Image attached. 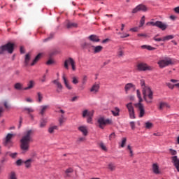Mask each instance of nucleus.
Returning a JSON list of instances; mask_svg holds the SVG:
<instances>
[{"label": "nucleus", "mask_w": 179, "mask_h": 179, "mask_svg": "<svg viewBox=\"0 0 179 179\" xmlns=\"http://www.w3.org/2000/svg\"><path fill=\"white\" fill-rule=\"evenodd\" d=\"M108 169L110 171H115V169H117V166H115V164L110 163L108 165Z\"/></svg>", "instance_id": "35"}, {"label": "nucleus", "mask_w": 179, "mask_h": 179, "mask_svg": "<svg viewBox=\"0 0 179 179\" xmlns=\"http://www.w3.org/2000/svg\"><path fill=\"white\" fill-rule=\"evenodd\" d=\"M169 152L172 156H176V155H177V151H176V150H173L171 148L169 149Z\"/></svg>", "instance_id": "54"}, {"label": "nucleus", "mask_w": 179, "mask_h": 179, "mask_svg": "<svg viewBox=\"0 0 179 179\" xmlns=\"http://www.w3.org/2000/svg\"><path fill=\"white\" fill-rule=\"evenodd\" d=\"M159 68H161L162 69H163V68H166V66H169V65H173V64H174V62H173V59L169 57H166L164 59L159 60L157 62Z\"/></svg>", "instance_id": "3"}, {"label": "nucleus", "mask_w": 179, "mask_h": 179, "mask_svg": "<svg viewBox=\"0 0 179 179\" xmlns=\"http://www.w3.org/2000/svg\"><path fill=\"white\" fill-rule=\"evenodd\" d=\"M99 147L101 148V149H102V150H104V152H107V147L106 146V145H104L103 143H100Z\"/></svg>", "instance_id": "45"}, {"label": "nucleus", "mask_w": 179, "mask_h": 179, "mask_svg": "<svg viewBox=\"0 0 179 179\" xmlns=\"http://www.w3.org/2000/svg\"><path fill=\"white\" fill-rule=\"evenodd\" d=\"M62 79H63V81H64V83L67 89H69V90H72V86L71 85H69V82H68V79H66L65 74H63Z\"/></svg>", "instance_id": "16"}, {"label": "nucleus", "mask_w": 179, "mask_h": 179, "mask_svg": "<svg viewBox=\"0 0 179 179\" xmlns=\"http://www.w3.org/2000/svg\"><path fill=\"white\" fill-rule=\"evenodd\" d=\"M48 108H50V106H48V105L41 106V111H40L39 114H41V115H44V114L45 113L47 110H48Z\"/></svg>", "instance_id": "19"}, {"label": "nucleus", "mask_w": 179, "mask_h": 179, "mask_svg": "<svg viewBox=\"0 0 179 179\" xmlns=\"http://www.w3.org/2000/svg\"><path fill=\"white\" fill-rule=\"evenodd\" d=\"M86 82H87V76L85 75L83 76V80H82L83 85H86Z\"/></svg>", "instance_id": "49"}, {"label": "nucleus", "mask_w": 179, "mask_h": 179, "mask_svg": "<svg viewBox=\"0 0 179 179\" xmlns=\"http://www.w3.org/2000/svg\"><path fill=\"white\" fill-rule=\"evenodd\" d=\"M86 141V138L85 137H79L78 139V142H85Z\"/></svg>", "instance_id": "57"}, {"label": "nucleus", "mask_w": 179, "mask_h": 179, "mask_svg": "<svg viewBox=\"0 0 179 179\" xmlns=\"http://www.w3.org/2000/svg\"><path fill=\"white\" fill-rule=\"evenodd\" d=\"M47 65H52V64H54V60L52 59H49L47 62H46Z\"/></svg>", "instance_id": "63"}, {"label": "nucleus", "mask_w": 179, "mask_h": 179, "mask_svg": "<svg viewBox=\"0 0 179 179\" xmlns=\"http://www.w3.org/2000/svg\"><path fill=\"white\" fill-rule=\"evenodd\" d=\"M6 156H10V157H12V159H15V157L17 156V152L12 153L10 152H7L6 153Z\"/></svg>", "instance_id": "36"}, {"label": "nucleus", "mask_w": 179, "mask_h": 179, "mask_svg": "<svg viewBox=\"0 0 179 179\" xmlns=\"http://www.w3.org/2000/svg\"><path fill=\"white\" fill-rule=\"evenodd\" d=\"M52 83H54V85H56L57 86V90H56L57 93H62V89L64 87L62 86V84H61L58 80H54L52 81Z\"/></svg>", "instance_id": "13"}, {"label": "nucleus", "mask_w": 179, "mask_h": 179, "mask_svg": "<svg viewBox=\"0 0 179 179\" xmlns=\"http://www.w3.org/2000/svg\"><path fill=\"white\" fill-rule=\"evenodd\" d=\"M99 89H100V85L99 84H94L90 89V92L96 94V93L99 92Z\"/></svg>", "instance_id": "18"}, {"label": "nucleus", "mask_w": 179, "mask_h": 179, "mask_svg": "<svg viewBox=\"0 0 179 179\" xmlns=\"http://www.w3.org/2000/svg\"><path fill=\"white\" fill-rule=\"evenodd\" d=\"M37 96L38 103H41V101H43V94H41V92H38Z\"/></svg>", "instance_id": "44"}, {"label": "nucleus", "mask_w": 179, "mask_h": 179, "mask_svg": "<svg viewBox=\"0 0 179 179\" xmlns=\"http://www.w3.org/2000/svg\"><path fill=\"white\" fill-rule=\"evenodd\" d=\"M99 128L104 129L106 125H111L113 124V120L106 119L103 117H99L97 121Z\"/></svg>", "instance_id": "5"}, {"label": "nucleus", "mask_w": 179, "mask_h": 179, "mask_svg": "<svg viewBox=\"0 0 179 179\" xmlns=\"http://www.w3.org/2000/svg\"><path fill=\"white\" fill-rule=\"evenodd\" d=\"M69 65L71 66L73 71H76V66L75 64V60L72 57H69L64 61V66L66 69H69Z\"/></svg>", "instance_id": "7"}, {"label": "nucleus", "mask_w": 179, "mask_h": 179, "mask_svg": "<svg viewBox=\"0 0 179 179\" xmlns=\"http://www.w3.org/2000/svg\"><path fill=\"white\" fill-rule=\"evenodd\" d=\"M13 136H15V135L8 134L3 142V146L8 148V149H10V148L13 146V141H12V138H13Z\"/></svg>", "instance_id": "6"}, {"label": "nucleus", "mask_w": 179, "mask_h": 179, "mask_svg": "<svg viewBox=\"0 0 179 179\" xmlns=\"http://www.w3.org/2000/svg\"><path fill=\"white\" fill-rule=\"evenodd\" d=\"M55 129H58V127L57 126H52V127H49L48 128L49 134H54Z\"/></svg>", "instance_id": "38"}, {"label": "nucleus", "mask_w": 179, "mask_h": 179, "mask_svg": "<svg viewBox=\"0 0 179 179\" xmlns=\"http://www.w3.org/2000/svg\"><path fill=\"white\" fill-rule=\"evenodd\" d=\"M145 24V16H143L141 17V20L140 21V26L139 27H142V26H143Z\"/></svg>", "instance_id": "50"}, {"label": "nucleus", "mask_w": 179, "mask_h": 179, "mask_svg": "<svg viewBox=\"0 0 179 179\" xmlns=\"http://www.w3.org/2000/svg\"><path fill=\"white\" fill-rule=\"evenodd\" d=\"M174 38L173 35H168L166 36L163 37V41H169V40H173Z\"/></svg>", "instance_id": "37"}, {"label": "nucleus", "mask_w": 179, "mask_h": 179, "mask_svg": "<svg viewBox=\"0 0 179 179\" xmlns=\"http://www.w3.org/2000/svg\"><path fill=\"white\" fill-rule=\"evenodd\" d=\"M78 131H80V132H82L83 135L84 136H87V127L86 126H80L78 127Z\"/></svg>", "instance_id": "15"}, {"label": "nucleus", "mask_w": 179, "mask_h": 179, "mask_svg": "<svg viewBox=\"0 0 179 179\" xmlns=\"http://www.w3.org/2000/svg\"><path fill=\"white\" fill-rule=\"evenodd\" d=\"M138 71H153V67L148 65L146 63H139L137 64Z\"/></svg>", "instance_id": "10"}, {"label": "nucleus", "mask_w": 179, "mask_h": 179, "mask_svg": "<svg viewBox=\"0 0 179 179\" xmlns=\"http://www.w3.org/2000/svg\"><path fill=\"white\" fill-rule=\"evenodd\" d=\"M163 108H170V105L166 102H161L159 103V110H163Z\"/></svg>", "instance_id": "26"}, {"label": "nucleus", "mask_w": 179, "mask_h": 179, "mask_svg": "<svg viewBox=\"0 0 179 179\" xmlns=\"http://www.w3.org/2000/svg\"><path fill=\"white\" fill-rule=\"evenodd\" d=\"M34 87V81L30 80L27 84V87L24 88V90H30V89H33Z\"/></svg>", "instance_id": "29"}, {"label": "nucleus", "mask_w": 179, "mask_h": 179, "mask_svg": "<svg viewBox=\"0 0 179 179\" xmlns=\"http://www.w3.org/2000/svg\"><path fill=\"white\" fill-rule=\"evenodd\" d=\"M130 127L131 128V129H135V122H130Z\"/></svg>", "instance_id": "61"}, {"label": "nucleus", "mask_w": 179, "mask_h": 179, "mask_svg": "<svg viewBox=\"0 0 179 179\" xmlns=\"http://www.w3.org/2000/svg\"><path fill=\"white\" fill-rule=\"evenodd\" d=\"M66 121V117L64 115H60L59 118V123L60 126H62L64 122Z\"/></svg>", "instance_id": "33"}, {"label": "nucleus", "mask_w": 179, "mask_h": 179, "mask_svg": "<svg viewBox=\"0 0 179 179\" xmlns=\"http://www.w3.org/2000/svg\"><path fill=\"white\" fill-rule=\"evenodd\" d=\"M128 150H129L131 156H134V152L132 151V147L131 145L127 146Z\"/></svg>", "instance_id": "56"}, {"label": "nucleus", "mask_w": 179, "mask_h": 179, "mask_svg": "<svg viewBox=\"0 0 179 179\" xmlns=\"http://www.w3.org/2000/svg\"><path fill=\"white\" fill-rule=\"evenodd\" d=\"M41 53H39L36 57L35 59L33 60L32 63L31 64V66H34V65H36V64H37V62H38V61H40L41 58Z\"/></svg>", "instance_id": "25"}, {"label": "nucleus", "mask_w": 179, "mask_h": 179, "mask_svg": "<svg viewBox=\"0 0 179 179\" xmlns=\"http://www.w3.org/2000/svg\"><path fill=\"white\" fill-rule=\"evenodd\" d=\"M145 128L146 129H152V128H153V123L150 122H146L145 123Z\"/></svg>", "instance_id": "34"}, {"label": "nucleus", "mask_w": 179, "mask_h": 179, "mask_svg": "<svg viewBox=\"0 0 179 179\" xmlns=\"http://www.w3.org/2000/svg\"><path fill=\"white\" fill-rule=\"evenodd\" d=\"M67 29H73V27H78V24L68 21L66 23Z\"/></svg>", "instance_id": "27"}, {"label": "nucleus", "mask_w": 179, "mask_h": 179, "mask_svg": "<svg viewBox=\"0 0 179 179\" xmlns=\"http://www.w3.org/2000/svg\"><path fill=\"white\" fill-rule=\"evenodd\" d=\"M141 48L143 50H148V51H154V50H156L155 48L152 47L150 45H141Z\"/></svg>", "instance_id": "32"}, {"label": "nucleus", "mask_w": 179, "mask_h": 179, "mask_svg": "<svg viewBox=\"0 0 179 179\" xmlns=\"http://www.w3.org/2000/svg\"><path fill=\"white\" fill-rule=\"evenodd\" d=\"M171 160L173 166L176 167L177 171L179 172V159L177 156L171 157Z\"/></svg>", "instance_id": "14"}, {"label": "nucleus", "mask_w": 179, "mask_h": 179, "mask_svg": "<svg viewBox=\"0 0 179 179\" xmlns=\"http://www.w3.org/2000/svg\"><path fill=\"white\" fill-rule=\"evenodd\" d=\"M140 85H141V86L142 90H143V89H145L146 87H149V86H148V85H146L145 84V80H140Z\"/></svg>", "instance_id": "41"}, {"label": "nucleus", "mask_w": 179, "mask_h": 179, "mask_svg": "<svg viewBox=\"0 0 179 179\" xmlns=\"http://www.w3.org/2000/svg\"><path fill=\"white\" fill-rule=\"evenodd\" d=\"M31 135H33V130H28L24 133V136L20 140V148L23 152H27L29 150L30 142L32 141Z\"/></svg>", "instance_id": "1"}, {"label": "nucleus", "mask_w": 179, "mask_h": 179, "mask_svg": "<svg viewBox=\"0 0 179 179\" xmlns=\"http://www.w3.org/2000/svg\"><path fill=\"white\" fill-rule=\"evenodd\" d=\"M135 107H136L138 112V117L139 118H143V117L145 116V106L142 103L138 102L135 104Z\"/></svg>", "instance_id": "9"}, {"label": "nucleus", "mask_w": 179, "mask_h": 179, "mask_svg": "<svg viewBox=\"0 0 179 179\" xmlns=\"http://www.w3.org/2000/svg\"><path fill=\"white\" fill-rule=\"evenodd\" d=\"M143 99L148 104H152L153 100V91L150 87H147L142 90Z\"/></svg>", "instance_id": "2"}, {"label": "nucleus", "mask_w": 179, "mask_h": 179, "mask_svg": "<svg viewBox=\"0 0 179 179\" xmlns=\"http://www.w3.org/2000/svg\"><path fill=\"white\" fill-rule=\"evenodd\" d=\"M120 110L119 109V108L115 107L114 110H111V113L114 117H120Z\"/></svg>", "instance_id": "28"}, {"label": "nucleus", "mask_w": 179, "mask_h": 179, "mask_svg": "<svg viewBox=\"0 0 179 179\" xmlns=\"http://www.w3.org/2000/svg\"><path fill=\"white\" fill-rule=\"evenodd\" d=\"M93 114H94L93 111H89L87 110H85L83 112V118L88 117V116L93 117Z\"/></svg>", "instance_id": "24"}, {"label": "nucleus", "mask_w": 179, "mask_h": 179, "mask_svg": "<svg viewBox=\"0 0 179 179\" xmlns=\"http://www.w3.org/2000/svg\"><path fill=\"white\" fill-rule=\"evenodd\" d=\"M47 122H48V121L46 118H42L40 120L39 128H45V127L47 126Z\"/></svg>", "instance_id": "21"}, {"label": "nucleus", "mask_w": 179, "mask_h": 179, "mask_svg": "<svg viewBox=\"0 0 179 179\" xmlns=\"http://www.w3.org/2000/svg\"><path fill=\"white\" fill-rule=\"evenodd\" d=\"M174 11L176 12V13H179V7L175 8Z\"/></svg>", "instance_id": "64"}, {"label": "nucleus", "mask_w": 179, "mask_h": 179, "mask_svg": "<svg viewBox=\"0 0 179 179\" xmlns=\"http://www.w3.org/2000/svg\"><path fill=\"white\" fill-rule=\"evenodd\" d=\"M52 37H54V34H51L50 36L49 37H48L47 38L44 39L43 41H48V40H51V38H52Z\"/></svg>", "instance_id": "58"}, {"label": "nucleus", "mask_w": 179, "mask_h": 179, "mask_svg": "<svg viewBox=\"0 0 179 179\" xmlns=\"http://www.w3.org/2000/svg\"><path fill=\"white\" fill-rule=\"evenodd\" d=\"M24 111H27L28 114H30V113H34V110H33V108H25Z\"/></svg>", "instance_id": "52"}, {"label": "nucleus", "mask_w": 179, "mask_h": 179, "mask_svg": "<svg viewBox=\"0 0 179 179\" xmlns=\"http://www.w3.org/2000/svg\"><path fill=\"white\" fill-rule=\"evenodd\" d=\"M153 40H155V41H163V38H157L155 36L154 37Z\"/></svg>", "instance_id": "62"}, {"label": "nucleus", "mask_w": 179, "mask_h": 179, "mask_svg": "<svg viewBox=\"0 0 179 179\" xmlns=\"http://www.w3.org/2000/svg\"><path fill=\"white\" fill-rule=\"evenodd\" d=\"M92 118H93V116H88L87 120V122H88V124H92Z\"/></svg>", "instance_id": "60"}, {"label": "nucleus", "mask_w": 179, "mask_h": 179, "mask_svg": "<svg viewBox=\"0 0 179 179\" xmlns=\"http://www.w3.org/2000/svg\"><path fill=\"white\" fill-rule=\"evenodd\" d=\"M148 12V7L143 4H139L132 10V13H138V12Z\"/></svg>", "instance_id": "12"}, {"label": "nucleus", "mask_w": 179, "mask_h": 179, "mask_svg": "<svg viewBox=\"0 0 179 179\" xmlns=\"http://www.w3.org/2000/svg\"><path fill=\"white\" fill-rule=\"evenodd\" d=\"M13 50H15V44L8 43L7 44L0 47V55L3 54L5 51H7L8 54H13Z\"/></svg>", "instance_id": "4"}, {"label": "nucleus", "mask_w": 179, "mask_h": 179, "mask_svg": "<svg viewBox=\"0 0 179 179\" xmlns=\"http://www.w3.org/2000/svg\"><path fill=\"white\" fill-rule=\"evenodd\" d=\"M136 93L137 97L138 99V103H142V101H143V99H142V96H141V91H139V90H137Z\"/></svg>", "instance_id": "39"}, {"label": "nucleus", "mask_w": 179, "mask_h": 179, "mask_svg": "<svg viewBox=\"0 0 179 179\" xmlns=\"http://www.w3.org/2000/svg\"><path fill=\"white\" fill-rule=\"evenodd\" d=\"M131 89H133V90H135V85H134L132 83H128L125 85L124 90L126 93H128Z\"/></svg>", "instance_id": "22"}, {"label": "nucleus", "mask_w": 179, "mask_h": 179, "mask_svg": "<svg viewBox=\"0 0 179 179\" xmlns=\"http://www.w3.org/2000/svg\"><path fill=\"white\" fill-rule=\"evenodd\" d=\"M127 37H129V34H123L122 36H120V38H127Z\"/></svg>", "instance_id": "59"}, {"label": "nucleus", "mask_w": 179, "mask_h": 179, "mask_svg": "<svg viewBox=\"0 0 179 179\" xmlns=\"http://www.w3.org/2000/svg\"><path fill=\"white\" fill-rule=\"evenodd\" d=\"M14 89H15L16 90H24V88H23V84L20 83H15L14 85Z\"/></svg>", "instance_id": "30"}, {"label": "nucleus", "mask_w": 179, "mask_h": 179, "mask_svg": "<svg viewBox=\"0 0 179 179\" xmlns=\"http://www.w3.org/2000/svg\"><path fill=\"white\" fill-rule=\"evenodd\" d=\"M117 136H115V133L113 132L109 135V141H113V139H115Z\"/></svg>", "instance_id": "48"}, {"label": "nucleus", "mask_w": 179, "mask_h": 179, "mask_svg": "<svg viewBox=\"0 0 179 179\" xmlns=\"http://www.w3.org/2000/svg\"><path fill=\"white\" fill-rule=\"evenodd\" d=\"M3 106H4L5 108H6L7 110L10 108V105H9V103L6 101H5L3 102Z\"/></svg>", "instance_id": "51"}, {"label": "nucleus", "mask_w": 179, "mask_h": 179, "mask_svg": "<svg viewBox=\"0 0 179 179\" xmlns=\"http://www.w3.org/2000/svg\"><path fill=\"white\" fill-rule=\"evenodd\" d=\"M125 143H127V138L124 137L122 138L121 148H125Z\"/></svg>", "instance_id": "47"}, {"label": "nucleus", "mask_w": 179, "mask_h": 179, "mask_svg": "<svg viewBox=\"0 0 179 179\" xmlns=\"http://www.w3.org/2000/svg\"><path fill=\"white\" fill-rule=\"evenodd\" d=\"M72 83L73 85H78V83H79V78L76 76L72 77Z\"/></svg>", "instance_id": "40"}, {"label": "nucleus", "mask_w": 179, "mask_h": 179, "mask_svg": "<svg viewBox=\"0 0 179 179\" xmlns=\"http://www.w3.org/2000/svg\"><path fill=\"white\" fill-rule=\"evenodd\" d=\"M31 163H33V159H29L27 161L24 162V164H25L26 169H30L31 167Z\"/></svg>", "instance_id": "31"}, {"label": "nucleus", "mask_w": 179, "mask_h": 179, "mask_svg": "<svg viewBox=\"0 0 179 179\" xmlns=\"http://www.w3.org/2000/svg\"><path fill=\"white\" fill-rule=\"evenodd\" d=\"M16 165L17 166H22V164H23V163H24V161L22 160V159H18L16 161Z\"/></svg>", "instance_id": "53"}, {"label": "nucleus", "mask_w": 179, "mask_h": 179, "mask_svg": "<svg viewBox=\"0 0 179 179\" xmlns=\"http://www.w3.org/2000/svg\"><path fill=\"white\" fill-rule=\"evenodd\" d=\"M29 61H30V55L27 54L25 56V61H24V64H25L26 66H27V65H29Z\"/></svg>", "instance_id": "42"}, {"label": "nucleus", "mask_w": 179, "mask_h": 179, "mask_svg": "<svg viewBox=\"0 0 179 179\" xmlns=\"http://www.w3.org/2000/svg\"><path fill=\"white\" fill-rule=\"evenodd\" d=\"M73 173V169L72 168H69L65 171V173L66 175V177H69V173Z\"/></svg>", "instance_id": "43"}, {"label": "nucleus", "mask_w": 179, "mask_h": 179, "mask_svg": "<svg viewBox=\"0 0 179 179\" xmlns=\"http://www.w3.org/2000/svg\"><path fill=\"white\" fill-rule=\"evenodd\" d=\"M89 40L92 41L93 43H99L100 42V38H99L96 35H90L89 36Z\"/></svg>", "instance_id": "17"}, {"label": "nucleus", "mask_w": 179, "mask_h": 179, "mask_svg": "<svg viewBox=\"0 0 179 179\" xmlns=\"http://www.w3.org/2000/svg\"><path fill=\"white\" fill-rule=\"evenodd\" d=\"M166 85L169 88L171 89V90H173V89H174V87H176V84L173 85L171 84V83H166Z\"/></svg>", "instance_id": "46"}, {"label": "nucleus", "mask_w": 179, "mask_h": 179, "mask_svg": "<svg viewBox=\"0 0 179 179\" xmlns=\"http://www.w3.org/2000/svg\"><path fill=\"white\" fill-rule=\"evenodd\" d=\"M127 108L129 111V117L131 120H135L136 117H135V109L134 108V106H132V103H129L127 104Z\"/></svg>", "instance_id": "11"}, {"label": "nucleus", "mask_w": 179, "mask_h": 179, "mask_svg": "<svg viewBox=\"0 0 179 179\" xmlns=\"http://www.w3.org/2000/svg\"><path fill=\"white\" fill-rule=\"evenodd\" d=\"M47 79V76L45 74H44L42 77V78H40L41 82H42V83H44V82L46 81Z\"/></svg>", "instance_id": "55"}, {"label": "nucleus", "mask_w": 179, "mask_h": 179, "mask_svg": "<svg viewBox=\"0 0 179 179\" xmlns=\"http://www.w3.org/2000/svg\"><path fill=\"white\" fill-rule=\"evenodd\" d=\"M92 48L94 54H99V52L103 51V46L101 45L92 46Z\"/></svg>", "instance_id": "20"}, {"label": "nucleus", "mask_w": 179, "mask_h": 179, "mask_svg": "<svg viewBox=\"0 0 179 179\" xmlns=\"http://www.w3.org/2000/svg\"><path fill=\"white\" fill-rule=\"evenodd\" d=\"M147 24H151V26H155V27H158V29H161V30H166L167 29V24L163 23L162 21H156L148 22Z\"/></svg>", "instance_id": "8"}, {"label": "nucleus", "mask_w": 179, "mask_h": 179, "mask_svg": "<svg viewBox=\"0 0 179 179\" xmlns=\"http://www.w3.org/2000/svg\"><path fill=\"white\" fill-rule=\"evenodd\" d=\"M152 171L154 174H160V169H159L157 164H152Z\"/></svg>", "instance_id": "23"}]
</instances>
